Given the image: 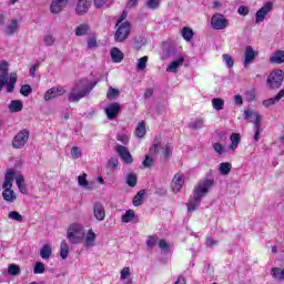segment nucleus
Here are the masks:
<instances>
[{
  "instance_id": "obj_5",
  "label": "nucleus",
  "mask_w": 284,
  "mask_h": 284,
  "mask_svg": "<svg viewBox=\"0 0 284 284\" xmlns=\"http://www.w3.org/2000/svg\"><path fill=\"white\" fill-rule=\"evenodd\" d=\"M115 26L118 29L114 34V41L116 43H123V41L130 37V32H132V24L128 21H124L123 23H116Z\"/></svg>"
},
{
  "instance_id": "obj_55",
  "label": "nucleus",
  "mask_w": 284,
  "mask_h": 284,
  "mask_svg": "<svg viewBox=\"0 0 284 284\" xmlns=\"http://www.w3.org/2000/svg\"><path fill=\"white\" fill-rule=\"evenodd\" d=\"M108 168H110V170H116V168H119V160L111 158L108 162Z\"/></svg>"
},
{
  "instance_id": "obj_41",
  "label": "nucleus",
  "mask_w": 284,
  "mask_h": 284,
  "mask_svg": "<svg viewBox=\"0 0 284 284\" xmlns=\"http://www.w3.org/2000/svg\"><path fill=\"white\" fill-rule=\"evenodd\" d=\"M145 6L149 10H159L161 0H146Z\"/></svg>"
},
{
  "instance_id": "obj_29",
  "label": "nucleus",
  "mask_w": 284,
  "mask_h": 284,
  "mask_svg": "<svg viewBox=\"0 0 284 284\" xmlns=\"http://www.w3.org/2000/svg\"><path fill=\"white\" fill-rule=\"evenodd\" d=\"M271 276H273L275 281H284V268L273 267L271 270Z\"/></svg>"
},
{
  "instance_id": "obj_63",
  "label": "nucleus",
  "mask_w": 284,
  "mask_h": 284,
  "mask_svg": "<svg viewBox=\"0 0 284 284\" xmlns=\"http://www.w3.org/2000/svg\"><path fill=\"white\" fill-rule=\"evenodd\" d=\"M87 43L90 50L97 48V38H89Z\"/></svg>"
},
{
  "instance_id": "obj_54",
  "label": "nucleus",
  "mask_w": 284,
  "mask_h": 284,
  "mask_svg": "<svg viewBox=\"0 0 284 284\" xmlns=\"http://www.w3.org/2000/svg\"><path fill=\"white\" fill-rule=\"evenodd\" d=\"M254 118H255V120L253 122L254 123V129L255 130H261V121H262L261 114H258V112H255Z\"/></svg>"
},
{
  "instance_id": "obj_3",
  "label": "nucleus",
  "mask_w": 284,
  "mask_h": 284,
  "mask_svg": "<svg viewBox=\"0 0 284 284\" xmlns=\"http://www.w3.org/2000/svg\"><path fill=\"white\" fill-rule=\"evenodd\" d=\"M67 239L71 245H79V243H82L83 239H85L83 225L78 223L71 224L67 232Z\"/></svg>"
},
{
  "instance_id": "obj_57",
  "label": "nucleus",
  "mask_w": 284,
  "mask_h": 284,
  "mask_svg": "<svg viewBox=\"0 0 284 284\" xmlns=\"http://www.w3.org/2000/svg\"><path fill=\"white\" fill-rule=\"evenodd\" d=\"M116 140L120 141V143H122L123 145H128V143H130V138L125 134H119L116 136Z\"/></svg>"
},
{
  "instance_id": "obj_37",
  "label": "nucleus",
  "mask_w": 284,
  "mask_h": 284,
  "mask_svg": "<svg viewBox=\"0 0 284 284\" xmlns=\"http://www.w3.org/2000/svg\"><path fill=\"white\" fill-rule=\"evenodd\" d=\"M78 183L81 187L85 190H90V182H88V174L83 173L82 175L78 176Z\"/></svg>"
},
{
  "instance_id": "obj_62",
  "label": "nucleus",
  "mask_w": 284,
  "mask_h": 284,
  "mask_svg": "<svg viewBox=\"0 0 284 284\" xmlns=\"http://www.w3.org/2000/svg\"><path fill=\"white\" fill-rule=\"evenodd\" d=\"M39 68V63L33 64L30 69H29V74L30 77H32V79H34V77H37V70Z\"/></svg>"
},
{
  "instance_id": "obj_20",
  "label": "nucleus",
  "mask_w": 284,
  "mask_h": 284,
  "mask_svg": "<svg viewBox=\"0 0 284 284\" xmlns=\"http://www.w3.org/2000/svg\"><path fill=\"white\" fill-rule=\"evenodd\" d=\"M94 241H97V233L90 229L84 235V245L85 247H94Z\"/></svg>"
},
{
  "instance_id": "obj_40",
  "label": "nucleus",
  "mask_w": 284,
  "mask_h": 284,
  "mask_svg": "<svg viewBox=\"0 0 284 284\" xmlns=\"http://www.w3.org/2000/svg\"><path fill=\"white\" fill-rule=\"evenodd\" d=\"M88 30H90V26L80 24L79 27L75 28V34H77V37H83L85 34H88Z\"/></svg>"
},
{
  "instance_id": "obj_17",
  "label": "nucleus",
  "mask_w": 284,
  "mask_h": 284,
  "mask_svg": "<svg viewBox=\"0 0 284 284\" xmlns=\"http://www.w3.org/2000/svg\"><path fill=\"white\" fill-rule=\"evenodd\" d=\"M68 1L69 0H53L50 7L52 14H59V12H61L63 8L68 6Z\"/></svg>"
},
{
  "instance_id": "obj_19",
  "label": "nucleus",
  "mask_w": 284,
  "mask_h": 284,
  "mask_svg": "<svg viewBox=\"0 0 284 284\" xmlns=\"http://www.w3.org/2000/svg\"><path fill=\"white\" fill-rule=\"evenodd\" d=\"M268 61H270V63H275L276 65H281V63H284V51L283 50H276L270 57Z\"/></svg>"
},
{
  "instance_id": "obj_56",
  "label": "nucleus",
  "mask_w": 284,
  "mask_h": 284,
  "mask_svg": "<svg viewBox=\"0 0 284 284\" xmlns=\"http://www.w3.org/2000/svg\"><path fill=\"white\" fill-rule=\"evenodd\" d=\"M158 245H159L160 250H162L163 252H169V250H170V244H168L165 242V240H160L158 242Z\"/></svg>"
},
{
  "instance_id": "obj_4",
  "label": "nucleus",
  "mask_w": 284,
  "mask_h": 284,
  "mask_svg": "<svg viewBox=\"0 0 284 284\" xmlns=\"http://www.w3.org/2000/svg\"><path fill=\"white\" fill-rule=\"evenodd\" d=\"M284 81V73L281 69H275L270 72L267 79H266V85L270 88V90H278L281 85H283Z\"/></svg>"
},
{
  "instance_id": "obj_25",
  "label": "nucleus",
  "mask_w": 284,
  "mask_h": 284,
  "mask_svg": "<svg viewBox=\"0 0 284 284\" xmlns=\"http://www.w3.org/2000/svg\"><path fill=\"white\" fill-rule=\"evenodd\" d=\"M2 197L4 199V201H7V203H14L17 199V193H14V191H12L11 189H4L2 192Z\"/></svg>"
},
{
  "instance_id": "obj_46",
  "label": "nucleus",
  "mask_w": 284,
  "mask_h": 284,
  "mask_svg": "<svg viewBox=\"0 0 284 284\" xmlns=\"http://www.w3.org/2000/svg\"><path fill=\"white\" fill-rule=\"evenodd\" d=\"M136 68L138 70H145V68H148V55H144L138 60Z\"/></svg>"
},
{
  "instance_id": "obj_9",
  "label": "nucleus",
  "mask_w": 284,
  "mask_h": 284,
  "mask_svg": "<svg viewBox=\"0 0 284 284\" xmlns=\"http://www.w3.org/2000/svg\"><path fill=\"white\" fill-rule=\"evenodd\" d=\"M272 8H274V4L272 2H266L261 9H258L255 13V23H263V21H265V17L272 12Z\"/></svg>"
},
{
  "instance_id": "obj_38",
  "label": "nucleus",
  "mask_w": 284,
  "mask_h": 284,
  "mask_svg": "<svg viewBox=\"0 0 284 284\" xmlns=\"http://www.w3.org/2000/svg\"><path fill=\"white\" fill-rule=\"evenodd\" d=\"M135 213L132 210H128L121 217L122 223H131L134 221Z\"/></svg>"
},
{
  "instance_id": "obj_48",
  "label": "nucleus",
  "mask_w": 284,
  "mask_h": 284,
  "mask_svg": "<svg viewBox=\"0 0 284 284\" xmlns=\"http://www.w3.org/2000/svg\"><path fill=\"white\" fill-rule=\"evenodd\" d=\"M22 97H30L32 94V87L30 84H23L20 89Z\"/></svg>"
},
{
  "instance_id": "obj_21",
  "label": "nucleus",
  "mask_w": 284,
  "mask_h": 284,
  "mask_svg": "<svg viewBox=\"0 0 284 284\" xmlns=\"http://www.w3.org/2000/svg\"><path fill=\"white\" fill-rule=\"evenodd\" d=\"M183 63H185V59H183V57L178 58L169 64L166 72H179V68H181Z\"/></svg>"
},
{
  "instance_id": "obj_35",
  "label": "nucleus",
  "mask_w": 284,
  "mask_h": 284,
  "mask_svg": "<svg viewBox=\"0 0 284 284\" xmlns=\"http://www.w3.org/2000/svg\"><path fill=\"white\" fill-rule=\"evenodd\" d=\"M145 122H139L135 129V135L138 136V139H143L145 136Z\"/></svg>"
},
{
  "instance_id": "obj_44",
  "label": "nucleus",
  "mask_w": 284,
  "mask_h": 284,
  "mask_svg": "<svg viewBox=\"0 0 284 284\" xmlns=\"http://www.w3.org/2000/svg\"><path fill=\"white\" fill-rule=\"evenodd\" d=\"M8 219H11V221H18V223L23 222V215L17 211L9 212Z\"/></svg>"
},
{
  "instance_id": "obj_23",
  "label": "nucleus",
  "mask_w": 284,
  "mask_h": 284,
  "mask_svg": "<svg viewBox=\"0 0 284 284\" xmlns=\"http://www.w3.org/2000/svg\"><path fill=\"white\" fill-rule=\"evenodd\" d=\"M70 254V245H68V242L65 240L61 241L60 244V257L62 261H65Z\"/></svg>"
},
{
  "instance_id": "obj_59",
  "label": "nucleus",
  "mask_w": 284,
  "mask_h": 284,
  "mask_svg": "<svg viewBox=\"0 0 284 284\" xmlns=\"http://www.w3.org/2000/svg\"><path fill=\"white\" fill-rule=\"evenodd\" d=\"M237 12L242 17H247V14H250V8H247L245 6H241V7H239Z\"/></svg>"
},
{
  "instance_id": "obj_58",
  "label": "nucleus",
  "mask_w": 284,
  "mask_h": 284,
  "mask_svg": "<svg viewBox=\"0 0 284 284\" xmlns=\"http://www.w3.org/2000/svg\"><path fill=\"white\" fill-rule=\"evenodd\" d=\"M0 72L8 79V63L6 61L0 63Z\"/></svg>"
},
{
  "instance_id": "obj_30",
  "label": "nucleus",
  "mask_w": 284,
  "mask_h": 284,
  "mask_svg": "<svg viewBox=\"0 0 284 284\" xmlns=\"http://www.w3.org/2000/svg\"><path fill=\"white\" fill-rule=\"evenodd\" d=\"M230 140L231 145L229 146V150H236V148H239V143H241V134L232 133Z\"/></svg>"
},
{
  "instance_id": "obj_18",
  "label": "nucleus",
  "mask_w": 284,
  "mask_h": 284,
  "mask_svg": "<svg viewBox=\"0 0 284 284\" xmlns=\"http://www.w3.org/2000/svg\"><path fill=\"white\" fill-rule=\"evenodd\" d=\"M283 97H284V89L280 90V92L274 98L264 100L262 102V105H264V108H272V105H276V103H278V101H281Z\"/></svg>"
},
{
  "instance_id": "obj_34",
  "label": "nucleus",
  "mask_w": 284,
  "mask_h": 284,
  "mask_svg": "<svg viewBox=\"0 0 284 284\" xmlns=\"http://www.w3.org/2000/svg\"><path fill=\"white\" fill-rule=\"evenodd\" d=\"M230 172H232V163L222 162L220 164V174H222L223 176H227Z\"/></svg>"
},
{
  "instance_id": "obj_22",
  "label": "nucleus",
  "mask_w": 284,
  "mask_h": 284,
  "mask_svg": "<svg viewBox=\"0 0 284 284\" xmlns=\"http://www.w3.org/2000/svg\"><path fill=\"white\" fill-rule=\"evenodd\" d=\"M13 181H14V170H10L7 172L4 176V182L2 185L3 190H11Z\"/></svg>"
},
{
  "instance_id": "obj_10",
  "label": "nucleus",
  "mask_w": 284,
  "mask_h": 284,
  "mask_svg": "<svg viewBox=\"0 0 284 284\" xmlns=\"http://www.w3.org/2000/svg\"><path fill=\"white\" fill-rule=\"evenodd\" d=\"M116 152H118L120 159H122L123 163H126V165H130L134 162V159L132 158V154L130 153V150H128L124 145L118 144Z\"/></svg>"
},
{
  "instance_id": "obj_64",
  "label": "nucleus",
  "mask_w": 284,
  "mask_h": 284,
  "mask_svg": "<svg viewBox=\"0 0 284 284\" xmlns=\"http://www.w3.org/2000/svg\"><path fill=\"white\" fill-rule=\"evenodd\" d=\"M213 150L217 153V154H223V145L221 143H214L213 144Z\"/></svg>"
},
{
  "instance_id": "obj_45",
  "label": "nucleus",
  "mask_w": 284,
  "mask_h": 284,
  "mask_svg": "<svg viewBox=\"0 0 284 284\" xmlns=\"http://www.w3.org/2000/svg\"><path fill=\"white\" fill-rule=\"evenodd\" d=\"M54 41H57V39H54V36L52 34H45L43 37V43L44 45H47L48 48H52V45H54Z\"/></svg>"
},
{
  "instance_id": "obj_36",
  "label": "nucleus",
  "mask_w": 284,
  "mask_h": 284,
  "mask_svg": "<svg viewBox=\"0 0 284 284\" xmlns=\"http://www.w3.org/2000/svg\"><path fill=\"white\" fill-rule=\"evenodd\" d=\"M8 274L10 276H19L21 274V267L17 264H9Z\"/></svg>"
},
{
  "instance_id": "obj_24",
  "label": "nucleus",
  "mask_w": 284,
  "mask_h": 284,
  "mask_svg": "<svg viewBox=\"0 0 284 284\" xmlns=\"http://www.w3.org/2000/svg\"><path fill=\"white\" fill-rule=\"evenodd\" d=\"M110 54L113 63H121L123 61V53L119 50V48H112Z\"/></svg>"
},
{
  "instance_id": "obj_12",
  "label": "nucleus",
  "mask_w": 284,
  "mask_h": 284,
  "mask_svg": "<svg viewBox=\"0 0 284 284\" xmlns=\"http://www.w3.org/2000/svg\"><path fill=\"white\" fill-rule=\"evenodd\" d=\"M92 4V0H78L75 4V14L79 17H83V14H88L90 10V6Z\"/></svg>"
},
{
  "instance_id": "obj_42",
  "label": "nucleus",
  "mask_w": 284,
  "mask_h": 284,
  "mask_svg": "<svg viewBox=\"0 0 284 284\" xmlns=\"http://www.w3.org/2000/svg\"><path fill=\"white\" fill-rule=\"evenodd\" d=\"M136 183H138L136 174L130 173L126 176V185H129V187H136Z\"/></svg>"
},
{
  "instance_id": "obj_32",
  "label": "nucleus",
  "mask_w": 284,
  "mask_h": 284,
  "mask_svg": "<svg viewBox=\"0 0 284 284\" xmlns=\"http://www.w3.org/2000/svg\"><path fill=\"white\" fill-rule=\"evenodd\" d=\"M213 109L217 112H221V110H224L225 108V101L221 98H213L211 101Z\"/></svg>"
},
{
  "instance_id": "obj_28",
  "label": "nucleus",
  "mask_w": 284,
  "mask_h": 284,
  "mask_svg": "<svg viewBox=\"0 0 284 284\" xmlns=\"http://www.w3.org/2000/svg\"><path fill=\"white\" fill-rule=\"evenodd\" d=\"M17 30H19V21L11 20V22L7 26L6 34H8V37H12Z\"/></svg>"
},
{
  "instance_id": "obj_50",
  "label": "nucleus",
  "mask_w": 284,
  "mask_h": 284,
  "mask_svg": "<svg viewBox=\"0 0 284 284\" xmlns=\"http://www.w3.org/2000/svg\"><path fill=\"white\" fill-rule=\"evenodd\" d=\"M156 243H159V237L155 235H150L146 240V245L152 248L154 247V245H156Z\"/></svg>"
},
{
  "instance_id": "obj_53",
  "label": "nucleus",
  "mask_w": 284,
  "mask_h": 284,
  "mask_svg": "<svg viewBox=\"0 0 284 284\" xmlns=\"http://www.w3.org/2000/svg\"><path fill=\"white\" fill-rule=\"evenodd\" d=\"M71 155H72V159H81L82 156L81 149H79V146H73L71 149Z\"/></svg>"
},
{
  "instance_id": "obj_52",
  "label": "nucleus",
  "mask_w": 284,
  "mask_h": 284,
  "mask_svg": "<svg viewBox=\"0 0 284 284\" xmlns=\"http://www.w3.org/2000/svg\"><path fill=\"white\" fill-rule=\"evenodd\" d=\"M143 168H152L154 165V158L146 155L142 162Z\"/></svg>"
},
{
  "instance_id": "obj_2",
  "label": "nucleus",
  "mask_w": 284,
  "mask_h": 284,
  "mask_svg": "<svg viewBox=\"0 0 284 284\" xmlns=\"http://www.w3.org/2000/svg\"><path fill=\"white\" fill-rule=\"evenodd\" d=\"M93 89L94 84L88 82V80H81L71 89L68 99L71 103H79L80 99L88 97Z\"/></svg>"
},
{
  "instance_id": "obj_6",
  "label": "nucleus",
  "mask_w": 284,
  "mask_h": 284,
  "mask_svg": "<svg viewBox=\"0 0 284 284\" xmlns=\"http://www.w3.org/2000/svg\"><path fill=\"white\" fill-rule=\"evenodd\" d=\"M30 139V131L28 129L19 131L12 140V148L14 150H21L22 148H26V143H28Z\"/></svg>"
},
{
  "instance_id": "obj_27",
  "label": "nucleus",
  "mask_w": 284,
  "mask_h": 284,
  "mask_svg": "<svg viewBox=\"0 0 284 284\" xmlns=\"http://www.w3.org/2000/svg\"><path fill=\"white\" fill-rule=\"evenodd\" d=\"M40 256L44 261H48V258L52 256V246H50L49 244H44L40 250Z\"/></svg>"
},
{
  "instance_id": "obj_31",
  "label": "nucleus",
  "mask_w": 284,
  "mask_h": 284,
  "mask_svg": "<svg viewBox=\"0 0 284 284\" xmlns=\"http://www.w3.org/2000/svg\"><path fill=\"white\" fill-rule=\"evenodd\" d=\"M143 199H145V190H140L133 197V205L135 207H139V205H143Z\"/></svg>"
},
{
  "instance_id": "obj_16",
  "label": "nucleus",
  "mask_w": 284,
  "mask_h": 284,
  "mask_svg": "<svg viewBox=\"0 0 284 284\" xmlns=\"http://www.w3.org/2000/svg\"><path fill=\"white\" fill-rule=\"evenodd\" d=\"M254 59H256V51H254L252 45H247L244 52V68H247V65H250Z\"/></svg>"
},
{
  "instance_id": "obj_14",
  "label": "nucleus",
  "mask_w": 284,
  "mask_h": 284,
  "mask_svg": "<svg viewBox=\"0 0 284 284\" xmlns=\"http://www.w3.org/2000/svg\"><path fill=\"white\" fill-rule=\"evenodd\" d=\"M184 184H185V176L181 173H176L172 179L171 187L173 192H181V190H183Z\"/></svg>"
},
{
  "instance_id": "obj_61",
  "label": "nucleus",
  "mask_w": 284,
  "mask_h": 284,
  "mask_svg": "<svg viewBox=\"0 0 284 284\" xmlns=\"http://www.w3.org/2000/svg\"><path fill=\"white\" fill-rule=\"evenodd\" d=\"M214 245H219V241L212 237H206V247H214Z\"/></svg>"
},
{
  "instance_id": "obj_8",
  "label": "nucleus",
  "mask_w": 284,
  "mask_h": 284,
  "mask_svg": "<svg viewBox=\"0 0 284 284\" xmlns=\"http://www.w3.org/2000/svg\"><path fill=\"white\" fill-rule=\"evenodd\" d=\"M211 26L213 30H225L230 26V21L225 16L216 13L211 19Z\"/></svg>"
},
{
  "instance_id": "obj_13",
  "label": "nucleus",
  "mask_w": 284,
  "mask_h": 284,
  "mask_svg": "<svg viewBox=\"0 0 284 284\" xmlns=\"http://www.w3.org/2000/svg\"><path fill=\"white\" fill-rule=\"evenodd\" d=\"M108 119H110V121H114V119H116V116H119V112H121V104H119L118 102L111 103L105 110H104Z\"/></svg>"
},
{
  "instance_id": "obj_26",
  "label": "nucleus",
  "mask_w": 284,
  "mask_h": 284,
  "mask_svg": "<svg viewBox=\"0 0 284 284\" xmlns=\"http://www.w3.org/2000/svg\"><path fill=\"white\" fill-rule=\"evenodd\" d=\"M8 109L12 113L21 112L23 110V102L21 100H13L10 102Z\"/></svg>"
},
{
  "instance_id": "obj_15",
  "label": "nucleus",
  "mask_w": 284,
  "mask_h": 284,
  "mask_svg": "<svg viewBox=\"0 0 284 284\" xmlns=\"http://www.w3.org/2000/svg\"><path fill=\"white\" fill-rule=\"evenodd\" d=\"M93 216L97 221H105V206L101 202L93 204Z\"/></svg>"
},
{
  "instance_id": "obj_43",
  "label": "nucleus",
  "mask_w": 284,
  "mask_h": 284,
  "mask_svg": "<svg viewBox=\"0 0 284 284\" xmlns=\"http://www.w3.org/2000/svg\"><path fill=\"white\" fill-rule=\"evenodd\" d=\"M120 92L118 89H114L112 87L109 88V91L106 92V98L109 101H114V99H118Z\"/></svg>"
},
{
  "instance_id": "obj_1",
  "label": "nucleus",
  "mask_w": 284,
  "mask_h": 284,
  "mask_svg": "<svg viewBox=\"0 0 284 284\" xmlns=\"http://www.w3.org/2000/svg\"><path fill=\"white\" fill-rule=\"evenodd\" d=\"M212 185H214V180H204L194 187L193 196L187 203L189 212H194L201 205V200L210 192Z\"/></svg>"
},
{
  "instance_id": "obj_60",
  "label": "nucleus",
  "mask_w": 284,
  "mask_h": 284,
  "mask_svg": "<svg viewBox=\"0 0 284 284\" xmlns=\"http://www.w3.org/2000/svg\"><path fill=\"white\" fill-rule=\"evenodd\" d=\"M128 276H130V267L122 268L121 275H120L121 280L125 281V278H128Z\"/></svg>"
},
{
  "instance_id": "obj_49",
  "label": "nucleus",
  "mask_w": 284,
  "mask_h": 284,
  "mask_svg": "<svg viewBox=\"0 0 284 284\" xmlns=\"http://www.w3.org/2000/svg\"><path fill=\"white\" fill-rule=\"evenodd\" d=\"M43 272H45V264H43L41 262H37L36 266L33 268V273L34 274H43Z\"/></svg>"
},
{
  "instance_id": "obj_47",
  "label": "nucleus",
  "mask_w": 284,
  "mask_h": 284,
  "mask_svg": "<svg viewBox=\"0 0 284 284\" xmlns=\"http://www.w3.org/2000/svg\"><path fill=\"white\" fill-rule=\"evenodd\" d=\"M161 148V138H155L154 144L150 148L151 154H158Z\"/></svg>"
},
{
  "instance_id": "obj_39",
  "label": "nucleus",
  "mask_w": 284,
  "mask_h": 284,
  "mask_svg": "<svg viewBox=\"0 0 284 284\" xmlns=\"http://www.w3.org/2000/svg\"><path fill=\"white\" fill-rule=\"evenodd\" d=\"M182 37L185 41H192L194 37V31H192V29L189 27H184L182 29Z\"/></svg>"
},
{
  "instance_id": "obj_7",
  "label": "nucleus",
  "mask_w": 284,
  "mask_h": 284,
  "mask_svg": "<svg viewBox=\"0 0 284 284\" xmlns=\"http://www.w3.org/2000/svg\"><path fill=\"white\" fill-rule=\"evenodd\" d=\"M18 75L16 72L10 73L9 81L4 74H0V92L3 90V85H6L7 92L12 93L14 92V85H17Z\"/></svg>"
},
{
  "instance_id": "obj_33",
  "label": "nucleus",
  "mask_w": 284,
  "mask_h": 284,
  "mask_svg": "<svg viewBox=\"0 0 284 284\" xmlns=\"http://www.w3.org/2000/svg\"><path fill=\"white\" fill-rule=\"evenodd\" d=\"M189 128L191 130H201V128H205V120L203 118H197L189 124Z\"/></svg>"
},
{
  "instance_id": "obj_11",
  "label": "nucleus",
  "mask_w": 284,
  "mask_h": 284,
  "mask_svg": "<svg viewBox=\"0 0 284 284\" xmlns=\"http://www.w3.org/2000/svg\"><path fill=\"white\" fill-rule=\"evenodd\" d=\"M65 94V89L63 87H53L44 93V101H52L57 97H63Z\"/></svg>"
},
{
  "instance_id": "obj_51",
  "label": "nucleus",
  "mask_w": 284,
  "mask_h": 284,
  "mask_svg": "<svg viewBox=\"0 0 284 284\" xmlns=\"http://www.w3.org/2000/svg\"><path fill=\"white\" fill-rule=\"evenodd\" d=\"M222 57H223V61L227 65V68H234V59H232L230 54L224 53Z\"/></svg>"
}]
</instances>
